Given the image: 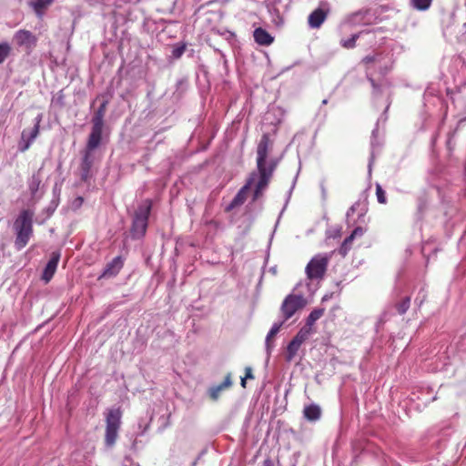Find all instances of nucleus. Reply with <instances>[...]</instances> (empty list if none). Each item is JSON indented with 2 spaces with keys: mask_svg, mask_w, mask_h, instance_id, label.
I'll return each mask as SVG.
<instances>
[{
  "mask_svg": "<svg viewBox=\"0 0 466 466\" xmlns=\"http://www.w3.org/2000/svg\"><path fill=\"white\" fill-rule=\"evenodd\" d=\"M326 16H327V15L322 9L318 8V9L314 10L309 15V18H308L309 25L311 28H319L322 25V23L325 21Z\"/></svg>",
  "mask_w": 466,
  "mask_h": 466,
  "instance_id": "obj_17",
  "label": "nucleus"
},
{
  "mask_svg": "<svg viewBox=\"0 0 466 466\" xmlns=\"http://www.w3.org/2000/svg\"><path fill=\"white\" fill-rule=\"evenodd\" d=\"M60 259V253L57 251L52 252L51 258L48 260L47 264L46 265L43 274H42V279L48 283L51 279L53 278L56 268L57 265Z\"/></svg>",
  "mask_w": 466,
  "mask_h": 466,
  "instance_id": "obj_12",
  "label": "nucleus"
},
{
  "mask_svg": "<svg viewBox=\"0 0 466 466\" xmlns=\"http://www.w3.org/2000/svg\"><path fill=\"white\" fill-rule=\"evenodd\" d=\"M410 306V297H404L401 301L395 304V309L400 315H403L407 312Z\"/></svg>",
  "mask_w": 466,
  "mask_h": 466,
  "instance_id": "obj_25",
  "label": "nucleus"
},
{
  "mask_svg": "<svg viewBox=\"0 0 466 466\" xmlns=\"http://www.w3.org/2000/svg\"><path fill=\"white\" fill-rule=\"evenodd\" d=\"M109 104V100L107 98H103L97 109L95 110L94 115L91 119L92 127L90 136H95L98 137H102V132L104 127V117L106 112L107 105Z\"/></svg>",
  "mask_w": 466,
  "mask_h": 466,
  "instance_id": "obj_7",
  "label": "nucleus"
},
{
  "mask_svg": "<svg viewBox=\"0 0 466 466\" xmlns=\"http://www.w3.org/2000/svg\"><path fill=\"white\" fill-rule=\"evenodd\" d=\"M257 178V172H252L247 180V183L245 186H243L240 190L237 193V195L234 197L228 207L227 208V210H231L236 207L241 206L246 201V193L251 187V185L254 183L255 179Z\"/></svg>",
  "mask_w": 466,
  "mask_h": 466,
  "instance_id": "obj_9",
  "label": "nucleus"
},
{
  "mask_svg": "<svg viewBox=\"0 0 466 466\" xmlns=\"http://www.w3.org/2000/svg\"><path fill=\"white\" fill-rule=\"evenodd\" d=\"M53 102L60 107H63L65 106V96L62 90H60L53 98Z\"/></svg>",
  "mask_w": 466,
  "mask_h": 466,
  "instance_id": "obj_37",
  "label": "nucleus"
},
{
  "mask_svg": "<svg viewBox=\"0 0 466 466\" xmlns=\"http://www.w3.org/2000/svg\"><path fill=\"white\" fill-rule=\"evenodd\" d=\"M187 46V44L185 42H179V43L173 45L170 59H172V60L179 59L185 53Z\"/></svg>",
  "mask_w": 466,
  "mask_h": 466,
  "instance_id": "obj_23",
  "label": "nucleus"
},
{
  "mask_svg": "<svg viewBox=\"0 0 466 466\" xmlns=\"http://www.w3.org/2000/svg\"><path fill=\"white\" fill-rule=\"evenodd\" d=\"M123 466H140L138 463L133 462L128 457L125 458V463Z\"/></svg>",
  "mask_w": 466,
  "mask_h": 466,
  "instance_id": "obj_45",
  "label": "nucleus"
},
{
  "mask_svg": "<svg viewBox=\"0 0 466 466\" xmlns=\"http://www.w3.org/2000/svg\"><path fill=\"white\" fill-rule=\"evenodd\" d=\"M380 54L368 55L362 58L361 63L365 66H369L370 63H377L380 61Z\"/></svg>",
  "mask_w": 466,
  "mask_h": 466,
  "instance_id": "obj_34",
  "label": "nucleus"
},
{
  "mask_svg": "<svg viewBox=\"0 0 466 466\" xmlns=\"http://www.w3.org/2000/svg\"><path fill=\"white\" fill-rule=\"evenodd\" d=\"M377 133H378V130L375 129L372 131V135H371V141H370L371 152H370V157L369 165H368V169H369L370 174L371 173L372 165L375 160L376 151L380 147L377 141Z\"/></svg>",
  "mask_w": 466,
  "mask_h": 466,
  "instance_id": "obj_19",
  "label": "nucleus"
},
{
  "mask_svg": "<svg viewBox=\"0 0 466 466\" xmlns=\"http://www.w3.org/2000/svg\"><path fill=\"white\" fill-rule=\"evenodd\" d=\"M42 114H38L34 119V127L32 129L27 130V139L29 142H34L39 134L40 123L42 121Z\"/></svg>",
  "mask_w": 466,
  "mask_h": 466,
  "instance_id": "obj_21",
  "label": "nucleus"
},
{
  "mask_svg": "<svg viewBox=\"0 0 466 466\" xmlns=\"http://www.w3.org/2000/svg\"><path fill=\"white\" fill-rule=\"evenodd\" d=\"M329 299V296L328 295H325L323 298H322V301H326Z\"/></svg>",
  "mask_w": 466,
  "mask_h": 466,
  "instance_id": "obj_52",
  "label": "nucleus"
},
{
  "mask_svg": "<svg viewBox=\"0 0 466 466\" xmlns=\"http://www.w3.org/2000/svg\"><path fill=\"white\" fill-rule=\"evenodd\" d=\"M320 188H321V197H322V200H323V201H326L327 197H328V193H327V189H326V187H325L324 182H321V183H320Z\"/></svg>",
  "mask_w": 466,
  "mask_h": 466,
  "instance_id": "obj_43",
  "label": "nucleus"
},
{
  "mask_svg": "<svg viewBox=\"0 0 466 466\" xmlns=\"http://www.w3.org/2000/svg\"><path fill=\"white\" fill-rule=\"evenodd\" d=\"M376 196L379 203L385 204L387 202L386 193L380 184L376 185Z\"/></svg>",
  "mask_w": 466,
  "mask_h": 466,
  "instance_id": "obj_35",
  "label": "nucleus"
},
{
  "mask_svg": "<svg viewBox=\"0 0 466 466\" xmlns=\"http://www.w3.org/2000/svg\"><path fill=\"white\" fill-rule=\"evenodd\" d=\"M137 436H136V438L133 440L132 441V444H131V449L133 451H137Z\"/></svg>",
  "mask_w": 466,
  "mask_h": 466,
  "instance_id": "obj_46",
  "label": "nucleus"
},
{
  "mask_svg": "<svg viewBox=\"0 0 466 466\" xmlns=\"http://www.w3.org/2000/svg\"><path fill=\"white\" fill-rule=\"evenodd\" d=\"M311 331V328L304 326L299 330L293 339L302 344L309 339Z\"/></svg>",
  "mask_w": 466,
  "mask_h": 466,
  "instance_id": "obj_27",
  "label": "nucleus"
},
{
  "mask_svg": "<svg viewBox=\"0 0 466 466\" xmlns=\"http://www.w3.org/2000/svg\"><path fill=\"white\" fill-rule=\"evenodd\" d=\"M31 145L32 142H29V140L27 139V129H25L21 134V139L18 144V148L21 152H25L30 147Z\"/></svg>",
  "mask_w": 466,
  "mask_h": 466,
  "instance_id": "obj_32",
  "label": "nucleus"
},
{
  "mask_svg": "<svg viewBox=\"0 0 466 466\" xmlns=\"http://www.w3.org/2000/svg\"><path fill=\"white\" fill-rule=\"evenodd\" d=\"M148 426H149V423H146L145 425H143L142 420H140L138 422V428H139L140 431L138 433H137V436L144 435L145 432L147 431Z\"/></svg>",
  "mask_w": 466,
  "mask_h": 466,
  "instance_id": "obj_40",
  "label": "nucleus"
},
{
  "mask_svg": "<svg viewBox=\"0 0 466 466\" xmlns=\"http://www.w3.org/2000/svg\"><path fill=\"white\" fill-rule=\"evenodd\" d=\"M284 323H285L284 321L274 323L266 337L265 346H266V350H267V353L268 356L270 355V353L274 348L272 339L279 333V331L280 330V329Z\"/></svg>",
  "mask_w": 466,
  "mask_h": 466,
  "instance_id": "obj_16",
  "label": "nucleus"
},
{
  "mask_svg": "<svg viewBox=\"0 0 466 466\" xmlns=\"http://www.w3.org/2000/svg\"><path fill=\"white\" fill-rule=\"evenodd\" d=\"M33 218L34 211L23 209L14 222L15 247L17 250L24 248L33 236Z\"/></svg>",
  "mask_w": 466,
  "mask_h": 466,
  "instance_id": "obj_2",
  "label": "nucleus"
},
{
  "mask_svg": "<svg viewBox=\"0 0 466 466\" xmlns=\"http://www.w3.org/2000/svg\"><path fill=\"white\" fill-rule=\"evenodd\" d=\"M123 266H124V259L121 256H117V257L114 258L110 262H108L106 265L99 279L116 277L119 273V271L121 270Z\"/></svg>",
  "mask_w": 466,
  "mask_h": 466,
  "instance_id": "obj_10",
  "label": "nucleus"
},
{
  "mask_svg": "<svg viewBox=\"0 0 466 466\" xmlns=\"http://www.w3.org/2000/svg\"><path fill=\"white\" fill-rule=\"evenodd\" d=\"M187 79L181 78V79L177 80L176 83V90L174 92V95L177 97H180L187 90Z\"/></svg>",
  "mask_w": 466,
  "mask_h": 466,
  "instance_id": "obj_31",
  "label": "nucleus"
},
{
  "mask_svg": "<svg viewBox=\"0 0 466 466\" xmlns=\"http://www.w3.org/2000/svg\"><path fill=\"white\" fill-rule=\"evenodd\" d=\"M301 345V343L298 342L294 339L290 340L287 346V353L285 355L286 361L290 362L294 359Z\"/></svg>",
  "mask_w": 466,
  "mask_h": 466,
  "instance_id": "obj_20",
  "label": "nucleus"
},
{
  "mask_svg": "<svg viewBox=\"0 0 466 466\" xmlns=\"http://www.w3.org/2000/svg\"><path fill=\"white\" fill-rule=\"evenodd\" d=\"M364 234V229L361 227H357L354 228V230L351 232L350 236H352V239L354 240L358 237H361Z\"/></svg>",
  "mask_w": 466,
  "mask_h": 466,
  "instance_id": "obj_39",
  "label": "nucleus"
},
{
  "mask_svg": "<svg viewBox=\"0 0 466 466\" xmlns=\"http://www.w3.org/2000/svg\"><path fill=\"white\" fill-rule=\"evenodd\" d=\"M324 308L314 309L307 317L305 326L311 328L314 323L324 315Z\"/></svg>",
  "mask_w": 466,
  "mask_h": 466,
  "instance_id": "obj_22",
  "label": "nucleus"
},
{
  "mask_svg": "<svg viewBox=\"0 0 466 466\" xmlns=\"http://www.w3.org/2000/svg\"><path fill=\"white\" fill-rule=\"evenodd\" d=\"M278 165V161L271 159L267 166V163L265 164V171L266 173L269 172L270 176H273L274 170L276 169Z\"/></svg>",
  "mask_w": 466,
  "mask_h": 466,
  "instance_id": "obj_38",
  "label": "nucleus"
},
{
  "mask_svg": "<svg viewBox=\"0 0 466 466\" xmlns=\"http://www.w3.org/2000/svg\"><path fill=\"white\" fill-rule=\"evenodd\" d=\"M257 177H258V181L256 187L263 191L268 187L272 176H270L269 172L266 173L265 167H257Z\"/></svg>",
  "mask_w": 466,
  "mask_h": 466,
  "instance_id": "obj_18",
  "label": "nucleus"
},
{
  "mask_svg": "<svg viewBox=\"0 0 466 466\" xmlns=\"http://www.w3.org/2000/svg\"><path fill=\"white\" fill-rule=\"evenodd\" d=\"M152 206V200L147 198L135 209L132 215V225L130 228V234L133 239H140L146 235Z\"/></svg>",
  "mask_w": 466,
  "mask_h": 466,
  "instance_id": "obj_3",
  "label": "nucleus"
},
{
  "mask_svg": "<svg viewBox=\"0 0 466 466\" xmlns=\"http://www.w3.org/2000/svg\"><path fill=\"white\" fill-rule=\"evenodd\" d=\"M272 147L273 141L270 139L269 135L268 133L263 134L257 147V167H265L268 155Z\"/></svg>",
  "mask_w": 466,
  "mask_h": 466,
  "instance_id": "obj_8",
  "label": "nucleus"
},
{
  "mask_svg": "<svg viewBox=\"0 0 466 466\" xmlns=\"http://www.w3.org/2000/svg\"><path fill=\"white\" fill-rule=\"evenodd\" d=\"M367 78L370 81V83L371 84V86H372V89H373L372 94L374 96L381 95L380 86L378 83H376V81L371 76H370L369 75H367Z\"/></svg>",
  "mask_w": 466,
  "mask_h": 466,
  "instance_id": "obj_36",
  "label": "nucleus"
},
{
  "mask_svg": "<svg viewBox=\"0 0 466 466\" xmlns=\"http://www.w3.org/2000/svg\"><path fill=\"white\" fill-rule=\"evenodd\" d=\"M102 137L88 136L85 148L81 152L82 157L79 165V175L82 181H88L92 175V168L101 160V156L97 152Z\"/></svg>",
  "mask_w": 466,
  "mask_h": 466,
  "instance_id": "obj_1",
  "label": "nucleus"
},
{
  "mask_svg": "<svg viewBox=\"0 0 466 466\" xmlns=\"http://www.w3.org/2000/svg\"><path fill=\"white\" fill-rule=\"evenodd\" d=\"M360 205L359 202L354 203L347 211V218H350L351 215H353L356 211L357 207Z\"/></svg>",
  "mask_w": 466,
  "mask_h": 466,
  "instance_id": "obj_41",
  "label": "nucleus"
},
{
  "mask_svg": "<svg viewBox=\"0 0 466 466\" xmlns=\"http://www.w3.org/2000/svg\"><path fill=\"white\" fill-rule=\"evenodd\" d=\"M263 466H274V464L271 460L267 459L263 461Z\"/></svg>",
  "mask_w": 466,
  "mask_h": 466,
  "instance_id": "obj_47",
  "label": "nucleus"
},
{
  "mask_svg": "<svg viewBox=\"0 0 466 466\" xmlns=\"http://www.w3.org/2000/svg\"><path fill=\"white\" fill-rule=\"evenodd\" d=\"M327 104H328V99L327 98L323 99L321 102V105L325 106Z\"/></svg>",
  "mask_w": 466,
  "mask_h": 466,
  "instance_id": "obj_51",
  "label": "nucleus"
},
{
  "mask_svg": "<svg viewBox=\"0 0 466 466\" xmlns=\"http://www.w3.org/2000/svg\"><path fill=\"white\" fill-rule=\"evenodd\" d=\"M432 0H410L411 6L419 11L428 10Z\"/></svg>",
  "mask_w": 466,
  "mask_h": 466,
  "instance_id": "obj_28",
  "label": "nucleus"
},
{
  "mask_svg": "<svg viewBox=\"0 0 466 466\" xmlns=\"http://www.w3.org/2000/svg\"><path fill=\"white\" fill-rule=\"evenodd\" d=\"M122 411L120 408H112L106 413L105 444L113 448L118 437L121 426Z\"/></svg>",
  "mask_w": 466,
  "mask_h": 466,
  "instance_id": "obj_4",
  "label": "nucleus"
},
{
  "mask_svg": "<svg viewBox=\"0 0 466 466\" xmlns=\"http://www.w3.org/2000/svg\"><path fill=\"white\" fill-rule=\"evenodd\" d=\"M321 414L320 406L315 403L306 405L303 409L304 418L310 422L318 421L321 418Z\"/></svg>",
  "mask_w": 466,
  "mask_h": 466,
  "instance_id": "obj_14",
  "label": "nucleus"
},
{
  "mask_svg": "<svg viewBox=\"0 0 466 466\" xmlns=\"http://www.w3.org/2000/svg\"><path fill=\"white\" fill-rule=\"evenodd\" d=\"M14 40L18 46H25L27 49L35 46L36 42L35 36L27 30H18L14 35Z\"/></svg>",
  "mask_w": 466,
  "mask_h": 466,
  "instance_id": "obj_11",
  "label": "nucleus"
},
{
  "mask_svg": "<svg viewBox=\"0 0 466 466\" xmlns=\"http://www.w3.org/2000/svg\"><path fill=\"white\" fill-rule=\"evenodd\" d=\"M245 378L249 380L254 379L251 367L245 368Z\"/></svg>",
  "mask_w": 466,
  "mask_h": 466,
  "instance_id": "obj_42",
  "label": "nucleus"
},
{
  "mask_svg": "<svg viewBox=\"0 0 466 466\" xmlns=\"http://www.w3.org/2000/svg\"><path fill=\"white\" fill-rule=\"evenodd\" d=\"M53 2L54 0H31L30 4L34 10L39 14L46 9Z\"/></svg>",
  "mask_w": 466,
  "mask_h": 466,
  "instance_id": "obj_24",
  "label": "nucleus"
},
{
  "mask_svg": "<svg viewBox=\"0 0 466 466\" xmlns=\"http://www.w3.org/2000/svg\"><path fill=\"white\" fill-rule=\"evenodd\" d=\"M49 210H52V212H53V211H55V208H49Z\"/></svg>",
  "mask_w": 466,
  "mask_h": 466,
  "instance_id": "obj_55",
  "label": "nucleus"
},
{
  "mask_svg": "<svg viewBox=\"0 0 466 466\" xmlns=\"http://www.w3.org/2000/svg\"><path fill=\"white\" fill-rule=\"evenodd\" d=\"M97 100H99V96H96V100L91 104V106H93L94 103Z\"/></svg>",
  "mask_w": 466,
  "mask_h": 466,
  "instance_id": "obj_53",
  "label": "nucleus"
},
{
  "mask_svg": "<svg viewBox=\"0 0 466 466\" xmlns=\"http://www.w3.org/2000/svg\"><path fill=\"white\" fill-rule=\"evenodd\" d=\"M263 194V191L261 189H258L257 187H255L254 194H253V200H257Z\"/></svg>",
  "mask_w": 466,
  "mask_h": 466,
  "instance_id": "obj_44",
  "label": "nucleus"
},
{
  "mask_svg": "<svg viewBox=\"0 0 466 466\" xmlns=\"http://www.w3.org/2000/svg\"><path fill=\"white\" fill-rule=\"evenodd\" d=\"M425 298H426V295H425V294H423V295H422V299H421L420 300V302H419V307L422 304V302H423V300L425 299Z\"/></svg>",
  "mask_w": 466,
  "mask_h": 466,
  "instance_id": "obj_50",
  "label": "nucleus"
},
{
  "mask_svg": "<svg viewBox=\"0 0 466 466\" xmlns=\"http://www.w3.org/2000/svg\"><path fill=\"white\" fill-rule=\"evenodd\" d=\"M49 210H52V212H53V211H55V208H49Z\"/></svg>",
  "mask_w": 466,
  "mask_h": 466,
  "instance_id": "obj_54",
  "label": "nucleus"
},
{
  "mask_svg": "<svg viewBox=\"0 0 466 466\" xmlns=\"http://www.w3.org/2000/svg\"><path fill=\"white\" fill-rule=\"evenodd\" d=\"M41 184V179L38 175H33L29 180V190L33 198L36 196V193L39 189Z\"/></svg>",
  "mask_w": 466,
  "mask_h": 466,
  "instance_id": "obj_26",
  "label": "nucleus"
},
{
  "mask_svg": "<svg viewBox=\"0 0 466 466\" xmlns=\"http://www.w3.org/2000/svg\"><path fill=\"white\" fill-rule=\"evenodd\" d=\"M75 202H76L77 206H80L83 203V198L81 197H78Z\"/></svg>",
  "mask_w": 466,
  "mask_h": 466,
  "instance_id": "obj_48",
  "label": "nucleus"
},
{
  "mask_svg": "<svg viewBox=\"0 0 466 466\" xmlns=\"http://www.w3.org/2000/svg\"><path fill=\"white\" fill-rule=\"evenodd\" d=\"M329 257L327 255H318L311 258L306 267V273L309 279H321L328 267Z\"/></svg>",
  "mask_w": 466,
  "mask_h": 466,
  "instance_id": "obj_6",
  "label": "nucleus"
},
{
  "mask_svg": "<svg viewBox=\"0 0 466 466\" xmlns=\"http://www.w3.org/2000/svg\"><path fill=\"white\" fill-rule=\"evenodd\" d=\"M307 305V300L302 295H288L280 307L283 315V320L289 319L298 310L302 309Z\"/></svg>",
  "mask_w": 466,
  "mask_h": 466,
  "instance_id": "obj_5",
  "label": "nucleus"
},
{
  "mask_svg": "<svg viewBox=\"0 0 466 466\" xmlns=\"http://www.w3.org/2000/svg\"><path fill=\"white\" fill-rule=\"evenodd\" d=\"M248 380V379H246L245 377H244V378H241V382H240V384H241V386H242L243 388H246V380Z\"/></svg>",
  "mask_w": 466,
  "mask_h": 466,
  "instance_id": "obj_49",
  "label": "nucleus"
},
{
  "mask_svg": "<svg viewBox=\"0 0 466 466\" xmlns=\"http://www.w3.org/2000/svg\"><path fill=\"white\" fill-rule=\"evenodd\" d=\"M11 53V46L7 43L0 44V65L5 62Z\"/></svg>",
  "mask_w": 466,
  "mask_h": 466,
  "instance_id": "obj_33",
  "label": "nucleus"
},
{
  "mask_svg": "<svg viewBox=\"0 0 466 466\" xmlns=\"http://www.w3.org/2000/svg\"><path fill=\"white\" fill-rule=\"evenodd\" d=\"M253 36L257 44L264 46L271 45L274 41V37L261 27L254 30Z\"/></svg>",
  "mask_w": 466,
  "mask_h": 466,
  "instance_id": "obj_15",
  "label": "nucleus"
},
{
  "mask_svg": "<svg viewBox=\"0 0 466 466\" xmlns=\"http://www.w3.org/2000/svg\"><path fill=\"white\" fill-rule=\"evenodd\" d=\"M232 386L231 374L228 373L222 383L212 386L208 390V395L212 400H218L220 393Z\"/></svg>",
  "mask_w": 466,
  "mask_h": 466,
  "instance_id": "obj_13",
  "label": "nucleus"
},
{
  "mask_svg": "<svg viewBox=\"0 0 466 466\" xmlns=\"http://www.w3.org/2000/svg\"><path fill=\"white\" fill-rule=\"evenodd\" d=\"M360 33L353 34L349 39H341L340 45L346 49H352L356 46V41L360 37Z\"/></svg>",
  "mask_w": 466,
  "mask_h": 466,
  "instance_id": "obj_30",
  "label": "nucleus"
},
{
  "mask_svg": "<svg viewBox=\"0 0 466 466\" xmlns=\"http://www.w3.org/2000/svg\"><path fill=\"white\" fill-rule=\"evenodd\" d=\"M352 242H353L352 236H348L344 239V241L342 242V244L340 245V247L339 248V253L342 257H345L348 254V252L350 250Z\"/></svg>",
  "mask_w": 466,
  "mask_h": 466,
  "instance_id": "obj_29",
  "label": "nucleus"
}]
</instances>
